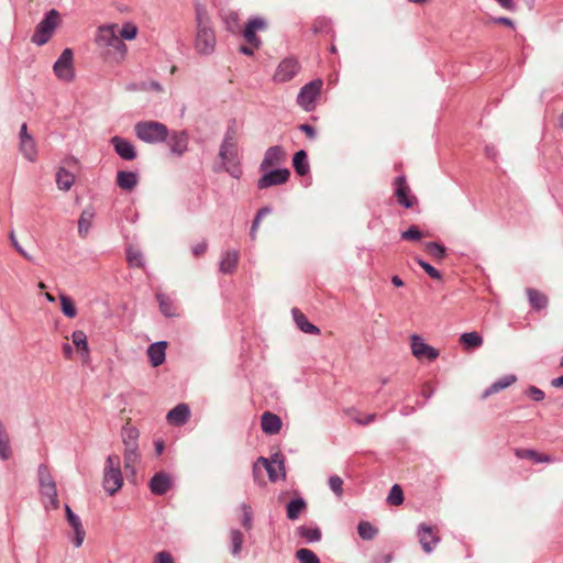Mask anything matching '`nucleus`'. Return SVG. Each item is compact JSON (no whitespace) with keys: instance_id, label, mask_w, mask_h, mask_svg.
I'll list each match as a JSON object with an SVG mask.
<instances>
[{"instance_id":"c85d7f7f","label":"nucleus","mask_w":563,"mask_h":563,"mask_svg":"<svg viewBox=\"0 0 563 563\" xmlns=\"http://www.w3.org/2000/svg\"><path fill=\"white\" fill-rule=\"evenodd\" d=\"M117 184L123 190H132L137 184V175L133 172H118Z\"/></svg>"},{"instance_id":"2f4dec72","label":"nucleus","mask_w":563,"mask_h":563,"mask_svg":"<svg viewBox=\"0 0 563 563\" xmlns=\"http://www.w3.org/2000/svg\"><path fill=\"white\" fill-rule=\"evenodd\" d=\"M75 183V176L64 167H59L56 173V184L58 189L68 191Z\"/></svg>"},{"instance_id":"e2e57ef3","label":"nucleus","mask_w":563,"mask_h":563,"mask_svg":"<svg viewBox=\"0 0 563 563\" xmlns=\"http://www.w3.org/2000/svg\"><path fill=\"white\" fill-rule=\"evenodd\" d=\"M299 129L309 137L314 139L316 137V130L313 126L309 124H301Z\"/></svg>"},{"instance_id":"dca6fc26","label":"nucleus","mask_w":563,"mask_h":563,"mask_svg":"<svg viewBox=\"0 0 563 563\" xmlns=\"http://www.w3.org/2000/svg\"><path fill=\"white\" fill-rule=\"evenodd\" d=\"M395 185H396L395 195L397 197L398 202L406 208L412 207L416 203L417 199L415 196L409 195L410 188L406 183V178L402 176L397 177L395 180Z\"/></svg>"},{"instance_id":"603ef678","label":"nucleus","mask_w":563,"mask_h":563,"mask_svg":"<svg viewBox=\"0 0 563 563\" xmlns=\"http://www.w3.org/2000/svg\"><path fill=\"white\" fill-rule=\"evenodd\" d=\"M300 536L309 541H319L321 539V531L318 528H299Z\"/></svg>"},{"instance_id":"052dcab7","label":"nucleus","mask_w":563,"mask_h":563,"mask_svg":"<svg viewBox=\"0 0 563 563\" xmlns=\"http://www.w3.org/2000/svg\"><path fill=\"white\" fill-rule=\"evenodd\" d=\"M207 247H208L207 241L206 240H201V241H198L197 243H195L191 246V252H192L194 256L199 257V256H201L202 254L206 253Z\"/></svg>"},{"instance_id":"864d4df0","label":"nucleus","mask_w":563,"mask_h":563,"mask_svg":"<svg viewBox=\"0 0 563 563\" xmlns=\"http://www.w3.org/2000/svg\"><path fill=\"white\" fill-rule=\"evenodd\" d=\"M417 263L419 264V266L432 278V279H437V280H440L442 278L441 276V273L434 268L432 265H430L429 263L420 260V258H417L416 260Z\"/></svg>"},{"instance_id":"9d476101","label":"nucleus","mask_w":563,"mask_h":563,"mask_svg":"<svg viewBox=\"0 0 563 563\" xmlns=\"http://www.w3.org/2000/svg\"><path fill=\"white\" fill-rule=\"evenodd\" d=\"M411 352L418 360L434 361L439 356V351L423 342L421 336L413 334L410 336Z\"/></svg>"},{"instance_id":"6ab92c4d","label":"nucleus","mask_w":563,"mask_h":563,"mask_svg":"<svg viewBox=\"0 0 563 563\" xmlns=\"http://www.w3.org/2000/svg\"><path fill=\"white\" fill-rule=\"evenodd\" d=\"M148 486L153 494L164 495L172 487V477L165 472H158L151 478Z\"/></svg>"},{"instance_id":"a19ab883","label":"nucleus","mask_w":563,"mask_h":563,"mask_svg":"<svg viewBox=\"0 0 563 563\" xmlns=\"http://www.w3.org/2000/svg\"><path fill=\"white\" fill-rule=\"evenodd\" d=\"M231 553L233 556H239L244 543V536L240 530L230 531Z\"/></svg>"},{"instance_id":"4468645a","label":"nucleus","mask_w":563,"mask_h":563,"mask_svg":"<svg viewBox=\"0 0 563 563\" xmlns=\"http://www.w3.org/2000/svg\"><path fill=\"white\" fill-rule=\"evenodd\" d=\"M290 176V172L287 168L275 169L264 174L257 181L260 189H265L272 186L285 184Z\"/></svg>"},{"instance_id":"20e7f679","label":"nucleus","mask_w":563,"mask_h":563,"mask_svg":"<svg viewBox=\"0 0 563 563\" xmlns=\"http://www.w3.org/2000/svg\"><path fill=\"white\" fill-rule=\"evenodd\" d=\"M136 136L146 143H158L166 140L167 126L157 121H143L134 126Z\"/></svg>"},{"instance_id":"a211bd4d","label":"nucleus","mask_w":563,"mask_h":563,"mask_svg":"<svg viewBox=\"0 0 563 563\" xmlns=\"http://www.w3.org/2000/svg\"><path fill=\"white\" fill-rule=\"evenodd\" d=\"M66 516L75 534L73 543L76 548H80L86 537V531L81 525L80 518L71 511L69 506H66Z\"/></svg>"},{"instance_id":"4d7b16f0","label":"nucleus","mask_w":563,"mask_h":563,"mask_svg":"<svg viewBox=\"0 0 563 563\" xmlns=\"http://www.w3.org/2000/svg\"><path fill=\"white\" fill-rule=\"evenodd\" d=\"M554 461V459L549 455V454H544V453H538L536 451H531L530 450V462H533V463H552Z\"/></svg>"},{"instance_id":"aec40b11","label":"nucleus","mask_w":563,"mask_h":563,"mask_svg":"<svg viewBox=\"0 0 563 563\" xmlns=\"http://www.w3.org/2000/svg\"><path fill=\"white\" fill-rule=\"evenodd\" d=\"M190 416V409L186 404H178L175 408H173L166 416V419L172 426H183L185 424Z\"/></svg>"},{"instance_id":"774afa93","label":"nucleus","mask_w":563,"mask_h":563,"mask_svg":"<svg viewBox=\"0 0 563 563\" xmlns=\"http://www.w3.org/2000/svg\"><path fill=\"white\" fill-rule=\"evenodd\" d=\"M240 52H241V53H243V54H245V55L251 56V55H253V53H254V47H253V46H251L250 44H249V45H242V46L240 47Z\"/></svg>"},{"instance_id":"f3484780","label":"nucleus","mask_w":563,"mask_h":563,"mask_svg":"<svg viewBox=\"0 0 563 563\" xmlns=\"http://www.w3.org/2000/svg\"><path fill=\"white\" fill-rule=\"evenodd\" d=\"M418 538L426 553H430L440 541V538L433 532V529L424 523L419 527Z\"/></svg>"},{"instance_id":"cd10ccee","label":"nucleus","mask_w":563,"mask_h":563,"mask_svg":"<svg viewBox=\"0 0 563 563\" xmlns=\"http://www.w3.org/2000/svg\"><path fill=\"white\" fill-rule=\"evenodd\" d=\"M516 380H517V378L515 375H506V376L501 377L499 380L495 382L490 387H488L483 393V398H487L490 395H494V394H497V393L504 390L505 388L515 384Z\"/></svg>"},{"instance_id":"680f3d73","label":"nucleus","mask_w":563,"mask_h":563,"mask_svg":"<svg viewBox=\"0 0 563 563\" xmlns=\"http://www.w3.org/2000/svg\"><path fill=\"white\" fill-rule=\"evenodd\" d=\"M10 240H11V243H12L13 247H14V249H15V250H16V251H18V252H19V253H20L24 258H26L27 261H31V262L33 261V257H32L29 253H26V252L22 249V246L19 244V242H18V240H16V238H15V235H14V233H13V232H11V233H10Z\"/></svg>"},{"instance_id":"423d86ee","label":"nucleus","mask_w":563,"mask_h":563,"mask_svg":"<svg viewBox=\"0 0 563 563\" xmlns=\"http://www.w3.org/2000/svg\"><path fill=\"white\" fill-rule=\"evenodd\" d=\"M38 486L41 495L48 499L54 509L59 507L56 483L45 464H41L37 470Z\"/></svg>"},{"instance_id":"13d9d810","label":"nucleus","mask_w":563,"mask_h":563,"mask_svg":"<svg viewBox=\"0 0 563 563\" xmlns=\"http://www.w3.org/2000/svg\"><path fill=\"white\" fill-rule=\"evenodd\" d=\"M223 142L238 144V131L234 123L228 126Z\"/></svg>"},{"instance_id":"c9c22d12","label":"nucleus","mask_w":563,"mask_h":563,"mask_svg":"<svg viewBox=\"0 0 563 563\" xmlns=\"http://www.w3.org/2000/svg\"><path fill=\"white\" fill-rule=\"evenodd\" d=\"M71 341H73V344L78 350V352H80L84 357L89 356V346H88L87 335L85 334L84 331H81V330L74 331L71 334Z\"/></svg>"},{"instance_id":"b1692460","label":"nucleus","mask_w":563,"mask_h":563,"mask_svg":"<svg viewBox=\"0 0 563 563\" xmlns=\"http://www.w3.org/2000/svg\"><path fill=\"white\" fill-rule=\"evenodd\" d=\"M124 468L130 472L132 476L136 474V465L140 462L139 448H124Z\"/></svg>"},{"instance_id":"e433bc0d","label":"nucleus","mask_w":563,"mask_h":563,"mask_svg":"<svg viewBox=\"0 0 563 563\" xmlns=\"http://www.w3.org/2000/svg\"><path fill=\"white\" fill-rule=\"evenodd\" d=\"M294 168L300 176L306 175L309 172V164L307 161V153L301 150L294 155L292 159Z\"/></svg>"},{"instance_id":"a878e982","label":"nucleus","mask_w":563,"mask_h":563,"mask_svg":"<svg viewBox=\"0 0 563 563\" xmlns=\"http://www.w3.org/2000/svg\"><path fill=\"white\" fill-rule=\"evenodd\" d=\"M170 150L176 155H183L187 151L188 135L185 132H176L169 140Z\"/></svg>"},{"instance_id":"2eb2a0df","label":"nucleus","mask_w":563,"mask_h":563,"mask_svg":"<svg viewBox=\"0 0 563 563\" xmlns=\"http://www.w3.org/2000/svg\"><path fill=\"white\" fill-rule=\"evenodd\" d=\"M286 161V152L280 146L269 147L261 163V169L265 170L271 167H277Z\"/></svg>"},{"instance_id":"6e6d98bb","label":"nucleus","mask_w":563,"mask_h":563,"mask_svg":"<svg viewBox=\"0 0 563 563\" xmlns=\"http://www.w3.org/2000/svg\"><path fill=\"white\" fill-rule=\"evenodd\" d=\"M329 486L336 496H341L343 493V481L340 476L334 475L329 478Z\"/></svg>"},{"instance_id":"49530a36","label":"nucleus","mask_w":563,"mask_h":563,"mask_svg":"<svg viewBox=\"0 0 563 563\" xmlns=\"http://www.w3.org/2000/svg\"><path fill=\"white\" fill-rule=\"evenodd\" d=\"M388 504L393 506H399L404 503V493L400 485L395 484L387 496Z\"/></svg>"},{"instance_id":"8fccbe9b","label":"nucleus","mask_w":563,"mask_h":563,"mask_svg":"<svg viewBox=\"0 0 563 563\" xmlns=\"http://www.w3.org/2000/svg\"><path fill=\"white\" fill-rule=\"evenodd\" d=\"M296 558L300 563H320L318 556L309 549H299Z\"/></svg>"},{"instance_id":"4c0bfd02","label":"nucleus","mask_w":563,"mask_h":563,"mask_svg":"<svg viewBox=\"0 0 563 563\" xmlns=\"http://www.w3.org/2000/svg\"><path fill=\"white\" fill-rule=\"evenodd\" d=\"M306 508H307V503L302 498L292 499L287 505L288 519L296 520Z\"/></svg>"},{"instance_id":"9b49d317","label":"nucleus","mask_w":563,"mask_h":563,"mask_svg":"<svg viewBox=\"0 0 563 563\" xmlns=\"http://www.w3.org/2000/svg\"><path fill=\"white\" fill-rule=\"evenodd\" d=\"M219 157L222 161L223 168L232 176H239L238 168H231L229 165H235L238 161V144L222 142L220 146Z\"/></svg>"},{"instance_id":"f03ea898","label":"nucleus","mask_w":563,"mask_h":563,"mask_svg":"<svg viewBox=\"0 0 563 563\" xmlns=\"http://www.w3.org/2000/svg\"><path fill=\"white\" fill-rule=\"evenodd\" d=\"M216 43L210 16L205 8L199 7L196 9L195 49L201 55H209L214 51Z\"/></svg>"},{"instance_id":"473e14b6","label":"nucleus","mask_w":563,"mask_h":563,"mask_svg":"<svg viewBox=\"0 0 563 563\" xmlns=\"http://www.w3.org/2000/svg\"><path fill=\"white\" fill-rule=\"evenodd\" d=\"M549 306V298L545 294L530 289V307L536 311H542Z\"/></svg>"},{"instance_id":"5fc2aeb1","label":"nucleus","mask_w":563,"mask_h":563,"mask_svg":"<svg viewBox=\"0 0 563 563\" xmlns=\"http://www.w3.org/2000/svg\"><path fill=\"white\" fill-rule=\"evenodd\" d=\"M271 212V209L267 208V207H264L262 209L258 210L253 223H252V228H251V239L252 240H255V236H256V230L258 229V225H260V222L262 220V218L266 214H268Z\"/></svg>"},{"instance_id":"79ce46f5","label":"nucleus","mask_w":563,"mask_h":563,"mask_svg":"<svg viewBox=\"0 0 563 563\" xmlns=\"http://www.w3.org/2000/svg\"><path fill=\"white\" fill-rule=\"evenodd\" d=\"M223 21L227 25V29L232 33H238L241 30L240 18L238 12L229 10L223 14Z\"/></svg>"},{"instance_id":"3c124183","label":"nucleus","mask_w":563,"mask_h":563,"mask_svg":"<svg viewBox=\"0 0 563 563\" xmlns=\"http://www.w3.org/2000/svg\"><path fill=\"white\" fill-rule=\"evenodd\" d=\"M426 235L417 225H411L401 233V239L406 241H420Z\"/></svg>"},{"instance_id":"a18cd8bd","label":"nucleus","mask_w":563,"mask_h":563,"mask_svg":"<svg viewBox=\"0 0 563 563\" xmlns=\"http://www.w3.org/2000/svg\"><path fill=\"white\" fill-rule=\"evenodd\" d=\"M59 301H60V309L66 317L75 318L77 316V309H76L73 300L68 296L60 295Z\"/></svg>"},{"instance_id":"39448f33","label":"nucleus","mask_w":563,"mask_h":563,"mask_svg":"<svg viewBox=\"0 0 563 563\" xmlns=\"http://www.w3.org/2000/svg\"><path fill=\"white\" fill-rule=\"evenodd\" d=\"M60 23V15L57 10H49L45 18L37 24L32 35V42L37 45L46 44L52 37L55 29Z\"/></svg>"},{"instance_id":"5701e85b","label":"nucleus","mask_w":563,"mask_h":563,"mask_svg":"<svg viewBox=\"0 0 563 563\" xmlns=\"http://www.w3.org/2000/svg\"><path fill=\"white\" fill-rule=\"evenodd\" d=\"M166 342H156L148 346L147 355L154 367L162 365L165 361Z\"/></svg>"},{"instance_id":"1a4fd4ad","label":"nucleus","mask_w":563,"mask_h":563,"mask_svg":"<svg viewBox=\"0 0 563 563\" xmlns=\"http://www.w3.org/2000/svg\"><path fill=\"white\" fill-rule=\"evenodd\" d=\"M54 73L60 80L69 82L74 79L73 52L70 48L64 49L55 62Z\"/></svg>"},{"instance_id":"69168bd1","label":"nucleus","mask_w":563,"mask_h":563,"mask_svg":"<svg viewBox=\"0 0 563 563\" xmlns=\"http://www.w3.org/2000/svg\"><path fill=\"white\" fill-rule=\"evenodd\" d=\"M63 353L66 358H71L73 356V349L69 343L63 344Z\"/></svg>"},{"instance_id":"c03bdc74","label":"nucleus","mask_w":563,"mask_h":563,"mask_svg":"<svg viewBox=\"0 0 563 563\" xmlns=\"http://www.w3.org/2000/svg\"><path fill=\"white\" fill-rule=\"evenodd\" d=\"M119 38L122 40H134L137 35V26L132 22H126L122 27L118 26Z\"/></svg>"},{"instance_id":"0e129e2a","label":"nucleus","mask_w":563,"mask_h":563,"mask_svg":"<svg viewBox=\"0 0 563 563\" xmlns=\"http://www.w3.org/2000/svg\"><path fill=\"white\" fill-rule=\"evenodd\" d=\"M530 397L534 400H542L544 398V393L537 387L530 386Z\"/></svg>"},{"instance_id":"338daca9","label":"nucleus","mask_w":563,"mask_h":563,"mask_svg":"<svg viewBox=\"0 0 563 563\" xmlns=\"http://www.w3.org/2000/svg\"><path fill=\"white\" fill-rule=\"evenodd\" d=\"M485 154L487 157L494 159L497 156V151L494 146H486Z\"/></svg>"},{"instance_id":"ea45409f","label":"nucleus","mask_w":563,"mask_h":563,"mask_svg":"<svg viewBox=\"0 0 563 563\" xmlns=\"http://www.w3.org/2000/svg\"><path fill=\"white\" fill-rule=\"evenodd\" d=\"M345 413L361 426L369 424L371 422L376 420V413L362 415L355 408L346 409Z\"/></svg>"},{"instance_id":"7c9ffc66","label":"nucleus","mask_w":563,"mask_h":563,"mask_svg":"<svg viewBox=\"0 0 563 563\" xmlns=\"http://www.w3.org/2000/svg\"><path fill=\"white\" fill-rule=\"evenodd\" d=\"M139 430L129 422L122 428V441L125 448H139Z\"/></svg>"},{"instance_id":"ddd939ff","label":"nucleus","mask_w":563,"mask_h":563,"mask_svg":"<svg viewBox=\"0 0 563 563\" xmlns=\"http://www.w3.org/2000/svg\"><path fill=\"white\" fill-rule=\"evenodd\" d=\"M267 27V23L262 18H253L251 19L244 31H243V37L254 48H258L261 46V40L257 37L256 32L257 31H264Z\"/></svg>"},{"instance_id":"bb28decb","label":"nucleus","mask_w":563,"mask_h":563,"mask_svg":"<svg viewBox=\"0 0 563 563\" xmlns=\"http://www.w3.org/2000/svg\"><path fill=\"white\" fill-rule=\"evenodd\" d=\"M459 341L467 351L478 349L484 343L483 336L475 331L463 333Z\"/></svg>"},{"instance_id":"f704fd0d","label":"nucleus","mask_w":563,"mask_h":563,"mask_svg":"<svg viewBox=\"0 0 563 563\" xmlns=\"http://www.w3.org/2000/svg\"><path fill=\"white\" fill-rule=\"evenodd\" d=\"M157 301L159 305L161 312L166 317H177V308L175 307L173 300L164 295V294H157Z\"/></svg>"},{"instance_id":"09e8293b","label":"nucleus","mask_w":563,"mask_h":563,"mask_svg":"<svg viewBox=\"0 0 563 563\" xmlns=\"http://www.w3.org/2000/svg\"><path fill=\"white\" fill-rule=\"evenodd\" d=\"M126 261L130 266L141 268L143 266L142 253L133 247H129L126 251Z\"/></svg>"},{"instance_id":"58836bf2","label":"nucleus","mask_w":563,"mask_h":563,"mask_svg":"<svg viewBox=\"0 0 563 563\" xmlns=\"http://www.w3.org/2000/svg\"><path fill=\"white\" fill-rule=\"evenodd\" d=\"M424 251L435 261H442L446 255L444 245L437 242H428L424 244Z\"/></svg>"},{"instance_id":"0eeeda50","label":"nucleus","mask_w":563,"mask_h":563,"mask_svg":"<svg viewBox=\"0 0 563 563\" xmlns=\"http://www.w3.org/2000/svg\"><path fill=\"white\" fill-rule=\"evenodd\" d=\"M265 470L268 474V477L272 482H276L279 477L278 472L282 474V478L286 477L284 461L275 455L271 461L265 457H258L253 466V475L255 479H257Z\"/></svg>"},{"instance_id":"f8f14e48","label":"nucleus","mask_w":563,"mask_h":563,"mask_svg":"<svg viewBox=\"0 0 563 563\" xmlns=\"http://www.w3.org/2000/svg\"><path fill=\"white\" fill-rule=\"evenodd\" d=\"M299 69L300 66L297 59L285 58L277 66V69L274 74V81L287 82L298 74Z\"/></svg>"},{"instance_id":"4be33fe9","label":"nucleus","mask_w":563,"mask_h":563,"mask_svg":"<svg viewBox=\"0 0 563 563\" xmlns=\"http://www.w3.org/2000/svg\"><path fill=\"white\" fill-rule=\"evenodd\" d=\"M261 427L267 434H277L282 429V420L277 415L266 411L262 415Z\"/></svg>"},{"instance_id":"37998d69","label":"nucleus","mask_w":563,"mask_h":563,"mask_svg":"<svg viewBox=\"0 0 563 563\" xmlns=\"http://www.w3.org/2000/svg\"><path fill=\"white\" fill-rule=\"evenodd\" d=\"M357 532L360 537L364 540H373L378 533V529L375 528L368 521H361L357 526Z\"/></svg>"},{"instance_id":"bf43d9fd","label":"nucleus","mask_w":563,"mask_h":563,"mask_svg":"<svg viewBox=\"0 0 563 563\" xmlns=\"http://www.w3.org/2000/svg\"><path fill=\"white\" fill-rule=\"evenodd\" d=\"M153 563H175V561L169 552L161 551L154 555Z\"/></svg>"},{"instance_id":"f257e3e1","label":"nucleus","mask_w":563,"mask_h":563,"mask_svg":"<svg viewBox=\"0 0 563 563\" xmlns=\"http://www.w3.org/2000/svg\"><path fill=\"white\" fill-rule=\"evenodd\" d=\"M96 44L102 54L112 60L120 62L126 54V45L119 38L118 24L100 26L96 35Z\"/></svg>"},{"instance_id":"72a5a7b5","label":"nucleus","mask_w":563,"mask_h":563,"mask_svg":"<svg viewBox=\"0 0 563 563\" xmlns=\"http://www.w3.org/2000/svg\"><path fill=\"white\" fill-rule=\"evenodd\" d=\"M20 152L27 161L35 162L37 158V148L34 139L21 140Z\"/></svg>"},{"instance_id":"c756f323","label":"nucleus","mask_w":563,"mask_h":563,"mask_svg":"<svg viewBox=\"0 0 563 563\" xmlns=\"http://www.w3.org/2000/svg\"><path fill=\"white\" fill-rule=\"evenodd\" d=\"M239 258L238 251H228L220 262V271L224 274L232 273L239 263Z\"/></svg>"},{"instance_id":"7ed1b4c3","label":"nucleus","mask_w":563,"mask_h":563,"mask_svg":"<svg viewBox=\"0 0 563 563\" xmlns=\"http://www.w3.org/2000/svg\"><path fill=\"white\" fill-rule=\"evenodd\" d=\"M123 485V477L120 470V457L117 454L109 455L103 470V488L114 495Z\"/></svg>"},{"instance_id":"6e6552de","label":"nucleus","mask_w":563,"mask_h":563,"mask_svg":"<svg viewBox=\"0 0 563 563\" xmlns=\"http://www.w3.org/2000/svg\"><path fill=\"white\" fill-rule=\"evenodd\" d=\"M321 88L322 81L320 79L310 81L309 84L305 85L298 93V104L307 111L313 109L314 101L319 96Z\"/></svg>"},{"instance_id":"de8ad7c7","label":"nucleus","mask_w":563,"mask_h":563,"mask_svg":"<svg viewBox=\"0 0 563 563\" xmlns=\"http://www.w3.org/2000/svg\"><path fill=\"white\" fill-rule=\"evenodd\" d=\"M93 218V213L88 210H84L78 220V232L80 235H85L90 227L91 220Z\"/></svg>"},{"instance_id":"393cba45","label":"nucleus","mask_w":563,"mask_h":563,"mask_svg":"<svg viewBox=\"0 0 563 563\" xmlns=\"http://www.w3.org/2000/svg\"><path fill=\"white\" fill-rule=\"evenodd\" d=\"M292 316L294 320L297 324V327L305 333L309 334H319L320 329L316 327L314 324L310 323L307 319V317L299 310V309H292Z\"/></svg>"},{"instance_id":"412c9836","label":"nucleus","mask_w":563,"mask_h":563,"mask_svg":"<svg viewBox=\"0 0 563 563\" xmlns=\"http://www.w3.org/2000/svg\"><path fill=\"white\" fill-rule=\"evenodd\" d=\"M111 143L120 157L126 161L134 159L136 156L134 146L126 140L113 136Z\"/></svg>"}]
</instances>
